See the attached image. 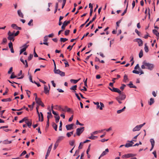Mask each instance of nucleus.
I'll use <instances>...</instances> for the list:
<instances>
[{"label":"nucleus","instance_id":"1","mask_svg":"<svg viewBox=\"0 0 159 159\" xmlns=\"http://www.w3.org/2000/svg\"><path fill=\"white\" fill-rule=\"evenodd\" d=\"M143 65L141 66V68L143 69H147L150 70H152L154 67L153 64L147 62L145 61L143 62Z\"/></svg>","mask_w":159,"mask_h":159},{"label":"nucleus","instance_id":"2","mask_svg":"<svg viewBox=\"0 0 159 159\" xmlns=\"http://www.w3.org/2000/svg\"><path fill=\"white\" fill-rule=\"evenodd\" d=\"M84 127H81L77 129L76 130V134L78 136H80V134L84 131Z\"/></svg>","mask_w":159,"mask_h":159},{"label":"nucleus","instance_id":"3","mask_svg":"<svg viewBox=\"0 0 159 159\" xmlns=\"http://www.w3.org/2000/svg\"><path fill=\"white\" fill-rule=\"evenodd\" d=\"M108 88L111 91L113 92H116L119 93L120 94H121V92L118 89L115 88L114 87L112 88V89L110 87H108Z\"/></svg>","mask_w":159,"mask_h":159},{"label":"nucleus","instance_id":"4","mask_svg":"<svg viewBox=\"0 0 159 159\" xmlns=\"http://www.w3.org/2000/svg\"><path fill=\"white\" fill-rule=\"evenodd\" d=\"M145 123H143V124H141L139 125L136 126L133 129V131H136L139 130L141 128L145 125Z\"/></svg>","mask_w":159,"mask_h":159},{"label":"nucleus","instance_id":"5","mask_svg":"<svg viewBox=\"0 0 159 159\" xmlns=\"http://www.w3.org/2000/svg\"><path fill=\"white\" fill-rule=\"evenodd\" d=\"M8 37L7 38L9 40H12V41H13L14 40V36H15L14 33H12L9 31L8 33Z\"/></svg>","mask_w":159,"mask_h":159},{"label":"nucleus","instance_id":"6","mask_svg":"<svg viewBox=\"0 0 159 159\" xmlns=\"http://www.w3.org/2000/svg\"><path fill=\"white\" fill-rule=\"evenodd\" d=\"M126 96L125 95V94L123 93L117 97H116V100H118L119 99L121 100H124L126 98Z\"/></svg>","mask_w":159,"mask_h":159},{"label":"nucleus","instance_id":"7","mask_svg":"<svg viewBox=\"0 0 159 159\" xmlns=\"http://www.w3.org/2000/svg\"><path fill=\"white\" fill-rule=\"evenodd\" d=\"M28 46L29 45H27L26 43L24 45H23L21 47V48H22L21 49L20 51V54H21L23 52L25 51L26 49V48H28Z\"/></svg>","mask_w":159,"mask_h":159},{"label":"nucleus","instance_id":"8","mask_svg":"<svg viewBox=\"0 0 159 159\" xmlns=\"http://www.w3.org/2000/svg\"><path fill=\"white\" fill-rule=\"evenodd\" d=\"M134 42H137L139 46H141L143 45V42L140 39L137 38L134 39Z\"/></svg>","mask_w":159,"mask_h":159},{"label":"nucleus","instance_id":"9","mask_svg":"<svg viewBox=\"0 0 159 159\" xmlns=\"http://www.w3.org/2000/svg\"><path fill=\"white\" fill-rule=\"evenodd\" d=\"M52 144H51L48 147V148L47 150V153L45 156V159H46L49 156V154L50 153V151H51L52 147Z\"/></svg>","mask_w":159,"mask_h":159},{"label":"nucleus","instance_id":"10","mask_svg":"<svg viewBox=\"0 0 159 159\" xmlns=\"http://www.w3.org/2000/svg\"><path fill=\"white\" fill-rule=\"evenodd\" d=\"M50 88H48L47 86L44 85V92L46 94H49Z\"/></svg>","mask_w":159,"mask_h":159},{"label":"nucleus","instance_id":"11","mask_svg":"<svg viewBox=\"0 0 159 159\" xmlns=\"http://www.w3.org/2000/svg\"><path fill=\"white\" fill-rule=\"evenodd\" d=\"M74 125V124H71L66 125V129L67 130H70L73 129V126Z\"/></svg>","mask_w":159,"mask_h":159},{"label":"nucleus","instance_id":"12","mask_svg":"<svg viewBox=\"0 0 159 159\" xmlns=\"http://www.w3.org/2000/svg\"><path fill=\"white\" fill-rule=\"evenodd\" d=\"M48 40V37L47 36H45L44 37V39H43V44L44 45H46L47 46L48 45V43L47 42Z\"/></svg>","mask_w":159,"mask_h":159},{"label":"nucleus","instance_id":"13","mask_svg":"<svg viewBox=\"0 0 159 159\" xmlns=\"http://www.w3.org/2000/svg\"><path fill=\"white\" fill-rule=\"evenodd\" d=\"M96 18V15L95 14L94 16V17L92 19L90 20L89 22L86 25L85 27H87L89 25L91 24Z\"/></svg>","mask_w":159,"mask_h":159},{"label":"nucleus","instance_id":"14","mask_svg":"<svg viewBox=\"0 0 159 159\" xmlns=\"http://www.w3.org/2000/svg\"><path fill=\"white\" fill-rule=\"evenodd\" d=\"M20 61L21 62H22L24 64H25V67H27L28 66L27 60H25V61H24L23 59H22V57H21L20 58Z\"/></svg>","mask_w":159,"mask_h":159},{"label":"nucleus","instance_id":"15","mask_svg":"<svg viewBox=\"0 0 159 159\" xmlns=\"http://www.w3.org/2000/svg\"><path fill=\"white\" fill-rule=\"evenodd\" d=\"M109 152V149L108 148H107L105 149V151H103L101 155V157H103L106 154Z\"/></svg>","mask_w":159,"mask_h":159},{"label":"nucleus","instance_id":"16","mask_svg":"<svg viewBox=\"0 0 159 159\" xmlns=\"http://www.w3.org/2000/svg\"><path fill=\"white\" fill-rule=\"evenodd\" d=\"M35 100L36 103L38 104L39 105H40V104L42 102L41 101L40 98H38L37 97H36L35 98Z\"/></svg>","mask_w":159,"mask_h":159},{"label":"nucleus","instance_id":"17","mask_svg":"<svg viewBox=\"0 0 159 159\" xmlns=\"http://www.w3.org/2000/svg\"><path fill=\"white\" fill-rule=\"evenodd\" d=\"M90 140H88V139H86V140L85 141H84V142H81L80 143V145L79 146V149H81L82 148V147H80V145L81 144H83L84 143H87L88 142H90Z\"/></svg>","mask_w":159,"mask_h":159},{"label":"nucleus","instance_id":"18","mask_svg":"<svg viewBox=\"0 0 159 159\" xmlns=\"http://www.w3.org/2000/svg\"><path fill=\"white\" fill-rule=\"evenodd\" d=\"M129 81V80L128 77V76L127 75L125 74L124 76V79L123 81L124 82L126 83Z\"/></svg>","mask_w":159,"mask_h":159},{"label":"nucleus","instance_id":"19","mask_svg":"<svg viewBox=\"0 0 159 159\" xmlns=\"http://www.w3.org/2000/svg\"><path fill=\"white\" fill-rule=\"evenodd\" d=\"M127 85L129 86L130 88H133L136 89L137 88L132 83V82H130L129 83L127 84Z\"/></svg>","mask_w":159,"mask_h":159},{"label":"nucleus","instance_id":"20","mask_svg":"<svg viewBox=\"0 0 159 159\" xmlns=\"http://www.w3.org/2000/svg\"><path fill=\"white\" fill-rule=\"evenodd\" d=\"M17 13L20 17L21 18L24 17V15L20 10H19L17 11Z\"/></svg>","mask_w":159,"mask_h":159},{"label":"nucleus","instance_id":"21","mask_svg":"<svg viewBox=\"0 0 159 159\" xmlns=\"http://www.w3.org/2000/svg\"><path fill=\"white\" fill-rule=\"evenodd\" d=\"M48 115L47 116V120H49V118L52 116V115L51 112V111L49 110V111L47 113Z\"/></svg>","mask_w":159,"mask_h":159},{"label":"nucleus","instance_id":"22","mask_svg":"<svg viewBox=\"0 0 159 159\" xmlns=\"http://www.w3.org/2000/svg\"><path fill=\"white\" fill-rule=\"evenodd\" d=\"M64 138V137L63 136H59L58 137V139L57 140L56 142L59 143L60 142V141L62 140Z\"/></svg>","mask_w":159,"mask_h":159},{"label":"nucleus","instance_id":"23","mask_svg":"<svg viewBox=\"0 0 159 159\" xmlns=\"http://www.w3.org/2000/svg\"><path fill=\"white\" fill-rule=\"evenodd\" d=\"M52 127L55 130V131H57V125L54 122H53L52 123Z\"/></svg>","mask_w":159,"mask_h":159},{"label":"nucleus","instance_id":"24","mask_svg":"<svg viewBox=\"0 0 159 159\" xmlns=\"http://www.w3.org/2000/svg\"><path fill=\"white\" fill-rule=\"evenodd\" d=\"M65 109L66 110V111L67 112H72L73 111L71 109L68 107L67 106H65Z\"/></svg>","mask_w":159,"mask_h":159},{"label":"nucleus","instance_id":"25","mask_svg":"<svg viewBox=\"0 0 159 159\" xmlns=\"http://www.w3.org/2000/svg\"><path fill=\"white\" fill-rule=\"evenodd\" d=\"M153 32L157 36L159 37V33L156 30H153Z\"/></svg>","mask_w":159,"mask_h":159},{"label":"nucleus","instance_id":"26","mask_svg":"<svg viewBox=\"0 0 159 159\" xmlns=\"http://www.w3.org/2000/svg\"><path fill=\"white\" fill-rule=\"evenodd\" d=\"M1 101L2 102H10L11 101V98H8L3 99H2Z\"/></svg>","mask_w":159,"mask_h":159},{"label":"nucleus","instance_id":"27","mask_svg":"<svg viewBox=\"0 0 159 159\" xmlns=\"http://www.w3.org/2000/svg\"><path fill=\"white\" fill-rule=\"evenodd\" d=\"M128 2L127 4L126 9L124 10V12L121 14V16H124L126 13L127 9V8L128 7Z\"/></svg>","mask_w":159,"mask_h":159},{"label":"nucleus","instance_id":"28","mask_svg":"<svg viewBox=\"0 0 159 159\" xmlns=\"http://www.w3.org/2000/svg\"><path fill=\"white\" fill-rule=\"evenodd\" d=\"M125 108H126V107H125V106L122 109L118 110L117 111V113L118 114L124 111L125 110Z\"/></svg>","mask_w":159,"mask_h":159},{"label":"nucleus","instance_id":"29","mask_svg":"<svg viewBox=\"0 0 159 159\" xmlns=\"http://www.w3.org/2000/svg\"><path fill=\"white\" fill-rule=\"evenodd\" d=\"M25 108V106H24L23 107H22L19 109H16L12 108L11 109V110L13 111H21Z\"/></svg>","mask_w":159,"mask_h":159},{"label":"nucleus","instance_id":"30","mask_svg":"<svg viewBox=\"0 0 159 159\" xmlns=\"http://www.w3.org/2000/svg\"><path fill=\"white\" fill-rule=\"evenodd\" d=\"M28 120V119L27 117H25L24 118H23L22 120H20L19 121V122L20 123H22L24 121H25V122L27 120Z\"/></svg>","mask_w":159,"mask_h":159},{"label":"nucleus","instance_id":"31","mask_svg":"<svg viewBox=\"0 0 159 159\" xmlns=\"http://www.w3.org/2000/svg\"><path fill=\"white\" fill-rule=\"evenodd\" d=\"M25 123H26L28 126L29 128H30L32 124L31 120L30 121H25Z\"/></svg>","mask_w":159,"mask_h":159},{"label":"nucleus","instance_id":"32","mask_svg":"<svg viewBox=\"0 0 159 159\" xmlns=\"http://www.w3.org/2000/svg\"><path fill=\"white\" fill-rule=\"evenodd\" d=\"M80 80V79H79L78 80L71 79L70 80V81L71 82H73L74 84H76L79 80Z\"/></svg>","mask_w":159,"mask_h":159},{"label":"nucleus","instance_id":"33","mask_svg":"<svg viewBox=\"0 0 159 159\" xmlns=\"http://www.w3.org/2000/svg\"><path fill=\"white\" fill-rule=\"evenodd\" d=\"M61 71L59 69L57 70L56 68L54 69V72L55 74H59L61 72Z\"/></svg>","mask_w":159,"mask_h":159},{"label":"nucleus","instance_id":"34","mask_svg":"<svg viewBox=\"0 0 159 159\" xmlns=\"http://www.w3.org/2000/svg\"><path fill=\"white\" fill-rule=\"evenodd\" d=\"M77 87V85H75L72 86L70 88V89L71 90H73L75 91V90H76Z\"/></svg>","mask_w":159,"mask_h":159},{"label":"nucleus","instance_id":"35","mask_svg":"<svg viewBox=\"0 0 159 159\" xmlns=\"http://www.w3.org/2000/svg\"><path fill=\"white\" fill-rule=\"evenodd\" d=\"M150 142L151 143L152 146H154L155 145V141L153 139H150Z\"/></svg>","mask_w":159,"mask_h":159},{"label":"nucleus","instance_id":"36","mask_svg":"<svg viewBox=\"0 0 159 159\" xmlns=\"http://www.w3.org/2000/svg\"><path fill=\"white\" fill-rule=\"evenodd\" d=\"M5 110H3L0 111V115H1L0 116L2 118H5V117L3 116V113L5 112Z\"/></svg>","mask_w":159,"mask_h":159},{"label":"nucleus","instance_id":"37","mask_svg":"<svg viewBox=\"0 0 159 159\" xmlns=\"http://www.w3.org/2000/svg\"><path fill=\"white\" fill-rule=\"evenodd\" d=\"M144 50L146 52H148V48L147 43L145 44Z\"/></svg>","mask_w":159,"mask_h":159},{"label":"nucleus","instance_id":"38","mask_svg":"<svg viewBox=\"0 0 159 159\" xmlns=\"http://www.w3.org/2000/svg\"><path fill=\"white\" fill-rule=\"evenodd\" d=\"M89 139H94L95 138H97V137L93 135V134H91V136H89L88 138Z\"/></svg>","mask_w":159,"mask_h":159},{"label":"nucleus","instance_id":"39","mask_svg":"<svg viewBox=\"0 0 159 159\" xmlns=\"http://www.w3.org/2000/svg\"><path fill=\"white\" fill-rule=\"evenodd\" d=\"M36 111L39 116V121H40V112L39 113V111L38 108L37 107H36Z\"/></svg>","mask_w":159,"mask_h":159},{"label":"nucleus","instance_id":"40","mask_svg":"<svg viewBox=\"0 0 159 159\" xmlns=\"http://www.w3.org/2000/svg\"><path fill=\"white\" fill-rule=\"evenodd\" d=\"M154 102V99L153 98H151L150 99V102L149 104L150 105H152V104Z\"/></svg>","mask_w":159,"mask_h":159},{"label":"nucleus","instance_id":"41","mask_svg":"<svg viewBox=\"0 0 159 159\" xmlns=\"http://www.w3.org/2000/svg\"><path fill=\"white\" fill-rule=\"evenodd\" d=\"M74 131H72L70 132H68L66 134V135L68 137H70L71 135L73 134V133Z\"/></svg>","mask_w":159,"mask_h":159},{"label":"nucleus","instance_id":"42","mask_svg":"<svg viewBox=\"0 0 159 159\" xmlns=\"http://www.w3.org/2000/svg\"><path fill=\"white\" fill-rule=\"evenodd\" d=\"M134 156L133 154H128L125 155V156L127 158H128L130 157H132Z\"/></svg>","mask_w":159,"mask_h":159},{"label":"nucleus","instance_id":"43","mask_svg":"<svg viewBox=\"0 0 159 159\" xmlns=\"http://www.w3.org/2000/svg\"><path fill=\"white\" fill-rule=\"evenodd\" d=\"M143 55V51L142 50H141L139 54V58H141Z\"/></svg>","mask_w":159,"mask_h":159},{"label":"nucleus","instance_id":"44","mask_svg":"<svg viewBox=\"0 0 159 159\" xmlns=\"http://www.w3.org/2000/svg\"><path fill=\"white\" fill-rule=\"evenodd\" d=\"M68 40V39L66 38H61L60 39V41L61 42H66V41H67Z\"/></svg>","mask_w":159,"mask_h":159},{"label":"nucleus","instance_id":"45","mask_svg":"<svg viewBox=\"0 0 159 159\" xmlns=\"http://www.w3.org/2000/svg\"><path fill=\"white\" fill-rule=\"evenodd\" d=\"M55 118L56 122L57 123H58L59 122V120L60 118V116H55Z\"/></svg>","mask_w":159,"mask_h":159},{"label":"nucleus","instance_id":"46","mask_svg":"<svg viewBox=\"0 0 159 159\" xmlns=\"http://www.w3.org/2000/svg\"><path fill=\"white\" fill-rule=\"evenodd\" d=\"M125 147L127 148H128L130 147H131L132 146V144H131L130 143H126L125 145Z\"/></svg>","mask_w":159,"mask_h":159},{"label":"nucleus","instance_id":"47","mask_svg":"<svg viewBox=\"0 0 159 159\" xmlns=\"http://www.w3.org/2000/svg\"><path fill=\"white\" fill-rule=\"evenodd\" d=\"M126 86V85L124 84H121V86L120 87V89L122 91H123L125 87Z\"/></svg>","mask_w":159,"mask_h":159},{"label":"nucleus","instance_id":"48","mask_svg":"<svg viewBox=\"0 0 159 159\" xmlns=\"http://www.w3.org/2000/svg\"><path fill=\"white\" fill-rule=\"evenodd\" d=\"M93 103L95 104V105H96V106H97V108L98 109L100 107V105H99V103L98 102H93Z\"/></svg>","mask_w":159,"mask_h":159},{"label":"nucleus","instance_id":"49","mask_svg":"<svg viewBox=\"0 0 159 159\" xmlns=\"http://www.w3.org/2000/svg\"><path fill=\"white\" fill-rule=\"evenodd\" d=\"M11 143V141H8L7 140H5L3 142V143L4 144H8Z\"/></svg>","mask_w":159,"mask_h":159},{"label":"nucleus","instance_id":"50","mask_svg":"<svg viewBox=\"0 0 159 159\" xmlns=\"http://www.w3.org/2000/svg\"><path fill=\"white\" fill-rule=\"evenodd\" d=\"M75 141L74 140H72L70 142L69 144L70 146H73L74 145Z\"/></svg>","mask_w":159,"mask_h":159},{"label":"nucleus","instance_id":"51","mask_svg":"<svg viewBox=\"0 0 159 159\" xmlns=\"http://www.w3.org/2000/svg\"><path fill=\"white\" fill-rule=\"evenodd\" d=\"M33 57V55L32 54H30V56L28 57V60L30 61L31 60Z\"/></svg>","mask_w":159,"mask_h":159},{"label":"nucleus","instance_id":"52","mask_svg":"<svg viewBox=\"0 0 159 159\" xmlns=\"http://www.w3.org/2000/svg\"><path fill=\"white\" fill-rule=\"evenodd\" d=\"M100 104L101 105V107H99V109L100 110H102V107H104V105L101 102H100Z\"/></svg>","mask_w":159,"mask_h":159},{"label":"nucleus","instance_id":"53","mask_svg":"<svg viewBox=\"0 0 159 159\" xmlns=\"http://www.w3.org/2000/svg\"><path fill=\"white\" fill-rule=\"evenodd\" d=\"M61 76H65V73L64 72L61 71L59 74Z\"/></svg>","mask_w":159,"mask_h":159},{"label":"nucleus","instance_id":"54","mask_svg":"<svg viewBox=\"0 0 159 159\" xmlns=\"http://www.w3.org/2000/svg\"><path fill=\"white\" fill-rule=\"evenodd\" d=\"M33 21V20L32 19H31L30 21H29V22H28V25H29V26H30V25H33V24H32L31 25V23H32V22Z\"/></svg>","mask_w":159,"mask_h":159},{"label":"nucleus","instance_id":"55","mask_svg":"<svg viewBox=\"0 0 159 159\" xmlns=\"http://www.w3.org/2000/svg\"><path fill=\"white\" fill-rule=\"evenodd\" d=\"M70 30H67L65 31V34L66 35H69L70 32Z\"/></svg>","mask_w":159,"mask_h":159},{"label":"nucleus","instance_id":"56","mask_svg":"<svg viewBox=\"0 0 159 159\" xmlns=\"http://www.w3.org/2000/svg\"><path fill=\"white\" fill-rule=\"evenodd\" d=\"M90 146H91V144H89V147H88V149L87 150V151H86V153H87V155H88V153H89V151L90 150Z\"/></svg>","mask_w":159,"mask_h":159},{"label":"nucleus","instance_id":"57","mask_svg":"<svg viewBox=\"0 0 159 159\" xmlns=\"http://www.w3.org/2000/svg\"><path fill=\"white\" fill-rule=\"evenodd\" d=\"M76 125H79L80 126H83L84 125V124H81V123H80L78 120H76Z\"/></svg>","mask_w":159,"mask_h":159},{"label":"nucleus","instance_id":"58","mask_svg":"<svg viewBox=\"0 0 159 159\" xmlns=\"http://www.w3.org/2000/svg\"><path fill=\"white\" fill-rule=\"evenodd\" d=\"M9 47L10 48H13V45L12 42H10L8 44Z\"/></svg>","mask_w":159,"mask_h":159},{"label":"nucleus","instance_id":"59","mask_svg":"<svg viewBox=\"0 0 159 159\" xmlns=\"http://www.w3.org/2000/svg\"><path fill=\"white\" fill-rule=\"evenodd\" d=\"M133 73L137 74H139L140 73V72L136 70H134L132 71Z\"/></svg>","mask_w":159,"mask_h":159},{"label":"nucleus","instance_id":"60","mask_svg":"<svg viewBox=\"0 0 159 159\" xmlns=\"http://www.w3.org/2000/svg\"><path fill=\"white\" fill-rule=\"evenodd\" d=\"M34 57H38V55L36 53L35 51V48H34Z\"/></svg>","mask_w":159,"mask_h":159},{"label":"nucleus","instance_id":"61","mask_svg":"<svg viewBox=\"0 0 159 159\" xmlns=\"http://www.w3.org/2000/svg\"><path fill=\"white\" fill-rule=\"evenodd\" d=\"M58 144L59 143H57V142H56L55 145H54V148H53V149L54 150H55L56 149V148H57V147L58 146Z\"/></svg>","mask_w":159,"mask_h":159},{"label":"nucleus","instance_id":"62","mask_svg":"<svg viewBox=\"0 0 159 159\" xmlns=\"http://www.w3.org/2000/svg\"><path fill=\"white\" fill-rule=\"evenodd\" d=\"M26 153V151H24L23 152L20 154V157H21L22 156L24 155Z\"/></svg>","mask_w":159,"mask_h":159},{"label":"nucleus","instance_id":"63","mask_svg":"<svg viewBox=\"0 0 159 159\" xmlns=\"http://www.w3.org/2000/svg\"><path fill=\"white\" fill-rule=\"evenodd\" d=\"M66 0H63L62 5V8H63L66 2Z\"/></svg>","mask_w":159,"mask_h":159},{"label":"nucleus","instance_id":"64","mask_svg":"<svg viewBox=\"0 0 159 159\" xmlns=\"http://www.w3.org/2000/svg\"><path fill=\"white\" fill-rule=\"evenodd\" d=\"M17 25L16 24H12L11 25V27L15 29V28L17 27Z\"/></svg>","mask_w":159,"mask_h":159}]
</instances>
